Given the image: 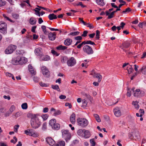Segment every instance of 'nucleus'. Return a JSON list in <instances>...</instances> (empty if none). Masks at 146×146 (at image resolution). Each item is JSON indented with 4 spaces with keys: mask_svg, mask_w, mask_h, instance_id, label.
<instances>
[{
    "mask_svg": "<svg viewBox=\"0 0 146 146\" xmlns=\"http://www.w3.org/2000/svg\"><path fill=\"white\" fill-rule=\"evenodd\" d=\"M31 118V124L32 127L35 129L39 127L41 124L39 117L35 114L29 113L28 115Z\"/></svg>",
    "mask_w": 146,
    "mask_h": 146,
    "instance_id": "nucleus-1",
    "label": "nucleus"
},
{
    "mask_svg": "<svg viewBox=\"0 0 146 146\" xmlns=\"http://www.w3.org/2000/svg\"><path fill=\"white\" fill-rule=\"evenodd\" d=\"M77 122L78 125L82 127H84L88 124V120L84 118H79L77 119Z\"/></svg>",
    "mask_w": 146,
    "mask_h": 146,
    "instance_id": "nucleus-2",
    "label": "nucleus"
},
{
    "mask_svg": "<svg viewBox=\"0 0 146 146\" xmlns=\"http://www.w3.org/2000/svg\"><path fill=\"white\" fill-rule=\"evenodd\" d=\"M61 132L63 137L65 138L66 141L70 139L71 135L68 130L63 129L62 130Z\"/></svg>",
    "mask_w": 146,
    "mask_h": 146,
    "instance_id": "nucleus-3",
    "label": "nucleus"
},
{
    "mask_svg": "<svg viewBox=\"0 0 146 146\" xmlns=\"http://www.w3.org/2000/svg\"><path fill=\"white\" fill-rule=\"evenodd\" d=\"M17 46L15 45L11 44L9 45L5 50V54H11L16 49Z\"/></svg>",
    "mask_w": 146,
    "mask_h": 146,
    "instance_id": "nucleus-4",
    "label": "nucleus"
},
{
    "mask_svg": "<svg viewBox=\"0 0 146 146\" xmlns=\"http://www.w3.org/2000/svg\"><path fill=\"white\" fill-rule=\"evenodd\" d=\"M83 50L88 54H92L94 52L92 48L88 45H86L83 47Z\"/></svg>",
    "mask_w": 146,
    "mask_h": 146,
    "instance_id": "nucleus-5",
    "label": "nucleus"
},
{
    "mask_svg": "<svg viewBox=\"0 0 146 146\" xmlns=\"http://www.w3.org/2000/svg\"><path fill=\"white\" fill-rule=\"evenodd\" d=\"M7 25L5 22H0V32L3 34H5L7 33Z\"/></svg>",
    "mask_w": 146,
    "mask_h": 146,
    "instance_id": "nucleus-6",
    "label": "nucleus"
},
{
    "mask_svg": "<svg viewBox=\"0 0 146 146\" xmlns=\"http://www.w3.org/2000/svg\"><path fill=\"white\" fill-rule=\"evenodd\" d=\"M144 93L143 91H140L139 89H137L133 94V96L137 98H141L144 96Z\"/></svg>",
    "mask_w": 146,
    "mask_h": 146,
    "instance_id": "nucleus-7",
    "label": "nucleus"
},
{
    "mask_svg": "<svg viewBox=\"0 0 146 146\" xmlns=\"http://www.w3.org/2000/svg\"><path fill=\"white\" fill-rule=\"evenodd\" d=\"M25 133L27 135L33 136L34 137L37 136V134L35 133L33 130L32 129H28L25 131Z\"/></svg>",
    "mask_w": 146,
    "mask_h": 146,
    "instance_id": "nucleus-8",
    "label": "nucleus"
},
{
    "mask_svg": "<svg viewBox=\"0 0 146 146\" xmlns=\"http://www.w3.org/2000/svg\"><path fill=\"white\" fill-rule=\"evenodd\" d=\"M76 63V61L73 57H71L67 61V64L68 66H72Z\"/></svg>",
    "mask_w": 146,
    "mask_h": 146,
    "instance_id": "nucleus-9",
    "label": "nucleus"
},
{
    "mask_svg": "<svg viewBox=\"0 0 146 146\" xmlns=\"http://www.w3.org/2000/svg\"><path fill=\"white\" fill-rule=\"evenodd\" d=\"M21 59L20 56H18L13 58L11 63L12 64L14 65L20 64V60Z\"/></svg>",
    "mask_w": 146,
    "mask_h": 146,
    "instance_id": "nucleus-10",
    "label": "nucleus"
},
{
    "mask_svg": "<svg viewBox=\"0 0 146 146\" xmlns=\"http://www.w3.org/2000/svg\"><path fill=\"white\" fill-rule=\"evenodd\" d=\"M46 141L51 146H55V141L50 137H48L46 139Z\"/></svg>",
    "mask_w": 146,
    "mask_h": 146,
    "instance_id": "nucleus-11",
    "label": "nucleus"
},
{
    "mask_svg": "<svg viewBox=\"0 0 146 146\" xmlns=\"http://www.w3.org/2000/svg\"><path fill=\"white\" fill-rule=\"evenodd\" d=\"M113 112L116 116L119 117L121 116V111L119 108L117 107L115 108L113 110Z\"/></svg>",
    "mask_w": 146,
    "mask_h": 146,
    "instance_id": "nucleus-12",
    "label": "nucleus"
},
{
    "mask_svg": "<svg viewBox=\"0 0 146 146\" xmlns=\"http://www.w3.org/2000/svg\"><path fill=\"white\" fill-rule=\"evenodd\" d=\"M42 49L40 47H39L36 49L35 50V54L37 56H39L40 57L42 56Z\"/></svg>",
    "mask_w": 146,
    "mask_h": 146,
    "instance_id": "nucleus-13",
    "label": "nucleus"
},
{
    "mask_svg": "<svg viewBox=\"0 0 146 146\" xmlns=\"http://www.w3.org/2000/svg\"><path fill=\"white\" fill-rule=\"evenodd\" d=\"M41 70L43 75H47L49 74V71L45 66H43L41 68Z\"/></svg>",
    "mask_w": 146,
    "mask_h": 146,
    "instance_id": "nucleus-14",
    "label": "nucleus"
},
{
    "mask_svg": "<svg viewBox=\"0 0 146 146\" xmlns=\"http://www.w3.org/2000/svg\"><path fill=\"white\" fill-rule=\"evenodd\" d=\"M133 133V135H134L135 139H138L139 138L140 135L139 134V132L138 130H134Z\"/></svg>",
    "mask_w": 146,
    "mask_h": 146,
    "instance_id": "nucleus-15",
    "label": "nucleus"
},
{
    "mask_svg": "<svg viewBox=\"0 0 146 146\" xmlns=\"http://www.w3.org/2000/svg\"><path fill=\"white\" fill-rule=\"evenodd\" d=\"M21 114L22 113L21 112L18 111L13 113L11 117L15 119H16L17 118L20 116Z\"/></svg>",
    "mask_w": 146,
    "mask_h": 146,
    "instance_id": "nucleus-16",
    "label": "nucleus"
},
{
    "mask_svg": "<svg viewBox=\"0 0 146 146\" xmlns=\"http://www.w3.org/2000/svg\"><path fill=\"white\" fill-rule=\"evenodd\" d=\"M76 115L74 113H73L70 117V120L72 124H74L75 122V118Z\"/></svg>",
    "mask_w": 146,
    "mask_h": 146,
    "instance_id": "nucleus-17",
    "label": "nucleus"
},
{
    "mask_svg": "<svg viewBox=\"0 0 146 146\" xmlns=\"http://www.w3.org/2000/svg\"><path fill=\"white\" fill-rule=\"evenodd\" d=\"M72 42V39L70 38H67L64 40V44L66 46H69L71 44Z\"/></svg>",
    "mask_w": 146,
    "mask_h": 146,
    "instance_id": "nucleus-18",
    "label": "nucleus"
},
{
    "mask_svg": "<svg viewBox=\"0 0 146 146\" xmlns=\"http://www.w3.org/2000/svg\"><path fill=\"white\" fill-rule=\"evenodd\" d=\"M117 8V9H116L115 11H113L110 13V15H109L108 17V19H110L113 18L114 15V13L116 12H117V11H120V9L119 8Z\"/></svg>",
    "mask_w": 146,
    "mask_h": 146,
    "instance_id": "nucleus-19",
    "label": "nucleus"
},
{
    "mask_svg": "<svg viewBox=\"0 0 146 146\" xmlns=\"http://www.w3.org/2000/svg\"><path fill=\"white\" fill-rule=\"evenodd\" d=\"M65 143L64 141L63 140L58 141L57 142L55 146H64Z\"/></svg>",
    "mask_w": 146,
    "mask_h": 146,
    "instance_id": "nucleus-20",
    "label": "nucleus"
},
{
    "mask_svg": "<svg viewBox=\"0 0 146 146\" xmlns=\"http://www.w3.org/2000/svg\"><path fill=\"white\" fill-rule=\"evenodd\" d=\"M21 59L20 60V64L22 65L25 64L27 61V58L24 57H20Z\"/></svg>",
    "mask_w": 146,
    "mask_h": 146,
    "instance_id": "nucleus-21",
    "label": "nucleus"
},
{
    "mask_svg": "<svg viewBox=\"0 0 146 146\" xmlns=\"http://www.w3.org/2000/svg\"><path fill=\"white\" fill-rule=\"evenodd\" d=\"M49 125L52 129H55V121L54 119H52L50 120L49 123Z\"/></svg>",
    "mask_w": 146,
    "mask_h": 146,
    "instance_id": "nucleus-22",
    "label": "nucleus"
},
{
    "mask_svg": "<svg viewBox=\"0 0 146 146\" xmlns=\"http://www.w3.org/2000/svg\"><path fill=\"white\" fill-rule=\"evenodd\" d=\"M84 137L85 138H88L90 136V133L89 131L85 130L84 133Z\"/></svg>",
    "mask_w": 146,
    "mask_h": 146,
    "instance_id": "nucleus-23",
    "label": "nucleus"
},
{
    "mask_svg": "<svg viewBox=\"0 0 146 146\" xmlns=\"http://www.w3.org/2000/svg\"><path fill=\"white\" fill-rule=\"evenodd\" d=\"M141 72L143 74L146 75V66H143L141 69L139 70L138 73H139Z\"/></svg>",
    "mask_w": 146,
    "mask_h": 146,
    "instance_id": "nucleus-24",
    "label": "nucleus"
},
{
    "mask_svg": "<svg viewBox=\"0 0 146 146\" xmlns=\"http://www.w3.org/2000/svg\"><path fill=\"white\" fill-rule=\"evenodd\" d=\"M40 61H47L50 59V57L48 55L44 56H40Z\"/></svg>",
    "mask_w": 146,
    "mask_h": 146,
    "instance_id": "nucleus-25",
    "label": "nucleus"
},
{
    "mask_svg": "<svg viewBox=\"0 0 146 146\" xmlns=\"http://www.w3.org/2000/svg\"><path fill=\"white\" fill-rule=\"evenodd\" d=\"M52 33H50L48 35L49 39L51 40H54L55 39V35Z\"/></svg>",
    "mask_w": 146,
    "mask_h": 146,
    "instance_id": "nucleus-26",
    "label": "nucleus"
},
{
    "mask_svg": "<svg viewBox=\"0 0 146 146\" xmlns=\"http://www.w3.org/2000/svg\"><path fill=\"white\" fill-rule=\"evenodd\" d=\"M29 70L31 73L32 74H36L35 72L34 71L33 69V67L31 65H29L28 66Z\"/></svg>",
    "mask_w": 146,
    "mask_h": 146,
    "instance_id": "nucleus-27",
    "label": "nucleus"
},
{
    "mask_svg": "<svg viewBox=\"0 0 146 146\" xmlns=\"http://www.w3.org/2000/svg\"><path fill=\"white\" fill-rule=\"evenodd\" d=\"M93 78H98V82H100L101 81L102 78V76L98 73H97V74Z\"/></svg>",
    "mask_w": 146,
    "mask_h": 146,
    "instance_id": "nucleus-28",
    "label": "nucleus"
},
{
    "mask_svg": "<svg viewBox=\"0 0 146 146\" xmlns=\"http://www.w3.org/2000/svg\"><path fill=\"white\" fill-rule=\"evenodd\" d=\"M104 0H96V2L98 5L101 6H103L105 4Z\"/></svg>",
    "mask_w": 146,
    "mask_h": 146,
    "instance_id": "nucleus-29",
    "label": "nucleus"
},
{
    "mask_svg": "<svg viewBox=\"0 0 146 146\" xmlns=\"http://www.w3.org/2000/svg\"><path fill=\"white\" fill-rule=\"evenodd\" d=\"M83 95L88 99L91 102L93 100V98L89 94H88L85 93H84Z\"/></svg>",
    "mask_w": 146,
    "mask_h": 146,
    "instance_id": "nucleus-30",
    "label": "nucleus"
},
{
    "mask_svg": "<svg viewBox=\"0 0 146 146\" xmlns=\"http://www.w3.org/2000/svg\"><path fill=\"white\" fill-rule=\"evenodd\" d=\"M138 102L137 101L135 102L133 101L132 102V104L134 105L135 108L137 109H138L139 107V105L138 104Z\"/></svg>",
    "mask_w": 146,
    "mask_h": 146,
    "instance_id": "nucleus-31",
    "label": "nucleus"
},
{
    "mask_svg": "<svg viewBox=\"0 0 146 146\" xmlns=\"http://www.w3.org/2000/svg\"><path fill=\"white\" fill-rule=\"evenodd\" d=\"M56 31L57 32H55V38L56 37H58V35H60L62 33V31L60 30V29H55V31Z\"/></svg>",
    "mask_w": 146,
    "mask_h": 146,
    "instance_id": "nucleus-32",
    "label": "nucleus"
},
{
    "mask_svg": "<svg viewBox=\"0 0 146 146\" xmlns=\"http://www.w3.org/2000/svg\"><path fill=\"white\" fill-rule=\"evenodd\" d=\"M36 20L33 17H31L30 19V23L31 25H35L36 23Z\"/></svg>",
    "mask_w": 146,
    "mask_h": 146,
    "instance_id": "nucleus-33",
    "label": "nucleus"
},
{
    "mask_svg": "<svg viewBox=\"0 0 146 146\" xmlns=\"http://www.w3.org/2000/svg\"><path fill=\"white\" fill-rule=\"evenodd\" d=\"M80 32L79 31H74L72 32H71L70 33L68 34V36L72 35V36H75L77 35H78Z\"/></svg>",
    "mask_w": 146,
    "mask_h": 146,
    "instance_id": "nucleus-34",
    "label": "nucleus"
},
{
    "mask_svg": "<svg viewBox=\"0 0 146 146\" xmlns=\"http://www.w3.org/2000/svg\"><path fill=\"white\" fill-rule=\"evenodd\" d=\"M94 116L96 120L98 122H100L101 120L99 117V116L97 114H94Z\"/></svg>",
    "mask_w": 146,
    "mask_h": 146,
    "instance_id": "nucleus-35",
    "label": "nucleus"
},
{
    "mask_svg": "<svg viewBox=\"0 0 146 146\" xmlns=\"http://www.w3.org/2000/svg\"><path fill=\"white\" fill-rule=\"evenodd\" d=\"M130 45V44L129 43L126 42L122 43V47L125 48H127L129 47Z\"/></svg>",
    "mask_w": 146,
    "mask_h": 146,
    "instance_id": "nucleus-36",
    "label": "nucleus"
},
{
    "mask_svg": "<svg viewBox=\"0 0 146 146\" xmlns=\"http://www.w3.org/2000/svg\"><path fill=\"white\" fill-rule=\"evenodd\" d=\"M139 27L141 28H143V26H145L146 25V22H140L138 25Z\"/></svg>",
    "mask_w": 146,
    "mask_h": 146,
    "instance_id": "nucleus-37",
    "label": "nucleus"
},
{
    "mask_svg": "<svg viewBox=\"0 0 146 146\" xmlns=\"http://www.w3.org/2000/svg\"><path fill=\"white\" fill-rule=\"evenodd\" d=\"M85 44H90L92 45H96V44L94 42L91 40H87L86 41H84Z\"/></svg>",
    "mask_w": 146,
    "mask_h": 146,
    "instance_id": "nucleus-38",
    "label": "nucleus"
},
{
    "mask_svg": "<svg viewBox=\"0 0 146 146\" xmlns=\"http://www.w3.org/2000/svg\"><path fill=\"white\" fill-rule=\"evenodd\" d=\"M68 58L66 56H64L62 58L61 61L62 63H65L68 61Z\"/></svg>",
    "mask_w": 146,
    "mask_h": 146,
    "instance_id": "nucleus-39",
    "label": "nucleus"
},
{
    "mask_svg": "<svg viewBox=\"0 0 146 146\" xmlns=\"http://www.w3.org/2000/svg\"><path fill=\"white\" fill-rule=\"evenodd\" d=\"M6 0H0V6L5 5L6 4Z\"/></svg>",
    "mask_w": 146,
    "mask_h": 146,
    "instance_id": "nucleus-40",
    "label": "nucleus"
},
{
    "mask_svg": "<svg viewBox=\"0 0 146 146\" xmlns=\"http://www.w3.org/2000/svg\"><path fill=\"white\" fill-rule=\"evenodd\" d=\"M85 130V129H79L77 131V134L79 135H81L84 132Z\"/></svg>",
    "mask_w": 146,
    "mask_h": 146,
    "instance_id": "nucleus-41",
    "label": "nucleus"
},
{
    "mask_svg": "<svg viewBox=\"0 0 146 146\" xmlns=\"http://www.w3.org/2000/svg\"><path fill=\"white\" fill-rule=\"evenodd\" d=\"M100 32L99 30H97L96 31V38L97 40H99L100 38Z\"/></svg>",
    "mask_w": 146,
    "mask_h": 146,
    "instance_id": "nucleus-42",
    "label": "nucleus"
},
{
    "mask_svg": "<svg viewBox=\"0 0 146 146\" xmlns=\"http://www.w3.org/2000/svg\"><path fill=\"white\" fill-rule=\"evenodd\" d=\"M3 17H4V18L7 20H8L9 21L11 22L14 23V21L10 19L9 18L7 17L5 14H3Z\"/></svg>",
    "mask_w": 146,
    "mask_h": 146,
    "instance_id": "nucleus-43",
    "label": "nucleus"
},
{
    "mask_svg": "<svg viewBox=\"0 0 146 146\" xmlns=\"http://www.w3.org/2000/svg\"><path fill=\"white\" fill-rule=\"evenodd\" d=\"M15 106H12L9 109V111L11 114L15 110Z\"/></svg>",
    "mask_w": 146,
    "mask_h": 146,
    "instance_id": "nucleus-44",
    "label": "nucleus"
},
{
    "mask_svg": "<svg viewBox=\"0 0 146 146\" xmlns=\"http://www.w3.org/2000/svg\"><path fill=\"white\" fill-rule=\"evenodd\" d=\"M82 38V36H77L74 37V39L77 41H81Z\"/></svg>",
    "mask_w": 146,
    "mask_h": 146,
    "instance_id": "nucleus-45",
    "label": "nucleus"
},
{
    "mask_svg": "<svg viewBox=\"0 0 146 146\" xmlns=\"http://www.w3.org/2000/svg\"><path fill=\"white\" fill-rule=\"evenodd\" d=\"M127 70L128 72V73L129 74L132 73L134 71V70L132 68L131 66H130V67L129 69H127Z\"/></svg>",
    "mask_w": 146,
    "mask_h": 146,
    "instance_id": "nucleus-46",
    "label": "nucleus"
},
{
    "mask_svg": "<svg viewBox=\"0 0 146 146\" xmlns=\"http://www.w3.org/2000/svg\"><path fill=\"white\" fill-rule=\"evenodd\" d=\"M41 28L45 34H47L48 32L46 30V27L44 25H42L41 27Z\"/></svg>",
    "mask_w": 146,
    "mask_h": 146,
    "instance_id": "nucleus-47",
    "label": "nucleus"
},
{
    "mask_svg": "<svg viewBox=\"0 0 146 146\" xmlns=\"http://www.w3.org/2000/svg\"><path fill=\"white\" fill-rule=\"evenodd\" d=\"M90 143L91 144L92 146H95L96 143L94 141V138L90 139Z\"/></svg>",
    "mask_w": 146,
    "mask_h": 146,
    "instance_id": "nucleus-48",
    "label": "nucleus"
},
{
    "mask_svg": "<svg viewBox=\"0 0 146 146\" xmlns=\"http://www.w3.org/2000/svg\"><path fill=\"white\" fill-rule=\"evenodd\" d=\"M48 18L50 20L55 19V15L54 14H50L48 16Z\"/></svg>",
    "mask_w": 146,
    "mask_h": 146,
    "instance_id": "nucleus-49",
    "label": "nucleus"
},
{
    "mask_svg": "<svg viewBox=\"0 0 146 146\" xmlns=\"http://www.w3.org/2000/svg\"><path fill=\"white\" fill-rule=\"evenodd\" d=\"M41 117L44 120H46L47 119L48 115L47 114H43L42 115Z\"/></svg>",
    "mask_w": 146,
    "mask_h": 146,
    "instance_id": "nucleus-50",
    "label": "nucleus"
},
{
    "mask_svg": "<svg viewBox=\"0 0 146 146\" xmlns=\"http://www.w3.org/2000/svg\"><path fill=\"white\" fill-rule=\"evenodd\" d=\"M22 108L23 109H26L27 108V104L26 103H24L22 104Z\"/></svg>",
    "mask_w": 146,
    "mask_h": 146,
    "instance_id": "nucleus-51",
    "label": "nucleus"
},
{
    "mask_svg": "<svg viewBox=\"0 0 146 146\" xmlns=\"http://www.w3.org/2000/svg\"><path fill=\"white\" fill-rule=\"evenodd\" d=\"M113 10V8H112L110 9L108 11H106V14L107 16H109L110 14V12Z\"/></svg>",
    "mask_w": 146,
    "mask_h": 146,
    "instance_id": "nucleus-52",
    "label": "nucleus"
},
{
    "mask_svg": "<svg viewBox=\"0 0 146 146\" xmlns=\"http://www.w3.org/2000/svg\"><path fill=\"white\" fill-rule=\"evenodd\" d=\"M83 45H85L84 41L82 42L81 43L78 45L77 46V48L78 49H80L82 47Z\"/></svg>",
    "mask_w": 146,
    "mask_h": 146,
    "instance_id": "nucleus-53",
    "label": "nucleus"
},
{
    "mask_svg": "<svg viewBox=\"0 0 146 146\" xmlns=\"http://www.w3.org/2000/svg\"><path fill=\"white\" fill-rule=\"evenodd\" d=\"M131 11V9L129 7H128L125 9V10L123 11H122V13H125L127 12H130Z\"/></svg>",
    "mask_w": 146,
    "mask_h": 146,
    "instance_id": "nucleus-54",
    "label": "nucleus"
},
{
    "mask_svg": "<svg viewBox=\"0 0 146 146\" xmlns=\"http://www.w3.org/2000/svg\"><path fill=\"white\" fill-rule=\"evenodd\" d=\"M88 31H84L83 32V33L82 34L81 36L82 37H85L87 36Z\"/></svg>",
    "mask_w": 146,
    "mask_h": 146,
    "instance_id": "nucleus-55",
    "label": "nucleus"
},
{
    "mask_svg": "<svg viewBox=\"0 0 146 146\" xmlns=\"http://www.w3.org/2000/svg\"><path fill=\"white\" fill-rule=\"evenodd\" d=\"M47 123H44L42 125V129L44 131L46 129Z\"/></svg>",
    "mask_w": 146,
    "mask_h": 146,
    "instance_id": "nucleus-56",
    "label": "nucleus"
},
{
    "mask_svg": "<svg viewBox=\"0 0 146 146\" xmlns=\"http://www.w3.org/2000/svg\"><path fill=\"white\" fill-rule=\"evenodd\" d=\"M40 85L42 87H47L48 86V85L47 84H46L43 83L42 82L40 83Z\"/></svg>",
    "mask_w": 146,
    "mask_h": 146,
    "instance_id": "nucleus-57",
    "label": "nucleus"
},
{
    "mask_svg": "<svg viewBox=\"0 0 146 146\" xmlns=\"http://www.w3.org/2000/svg\"><path fill=\"white\" fill-rule=\"evenodd\" d=\"M12 16L13 18L16 19H18L19 18V15L17 14L14 13L13 14Z\"/></svg>",
    "mask_w": 146,
    "mask_h": 146,
    "instance_id": "nucleus-58",
    "label": "nucleus"
},
{
    "mask_svg": "<svg viewBox=\"0 0 146 146\" xmlns=\"http://www.w3.org/2000/svg\"><path fill=\"white\" fill-rule=\"evenodd\" d=\"M97 74V73H96L95 72L94 70H93L90 72V75L93 76V77L95 76V75Z\"/></svg>",
    "mask_w": 146,
    "mask_h": 146,
    "instance_id": "nucleus-59",
    "label": "nucleus"
},
{
    "mask_svg": "<svg viewBox=\"0 0 146 146\" xmlns=\"http://www.w3.org/2000/svg\"><path fill=\"white\" fill-rule=\"evenodd\" d=\"M11 114L9 111H7L4 114V116L6 117H9Z\"/></svg>",
    "mask_w": 146,
    "mask_h": 146,
    "instance_id": "nucleus-60",
    "label": "nucleus"
},
{
    "mask_svg": "<svg viewBox=\"0 0 146 146\" xmlns=\"http://www.w3.org/2000/svg\"><path fill=\"white\" fill-rule=\"evenodd\" d=\"M60 125L58 123L55 124V130H58L60 128Z\"/></svg>",
    "mask_w": 146,
    "mask_h": 146,
    "instance_id": "nucleus-61",
    "label": "nucleus"
},
{
    "mask_svg": "<svg viewBox=\"0 0 146 146\" xmlns=\"http://www.w3.org/2000/svg\"><path fill=\"white\" fill-rule=\"evenodd\" d=\"M61 113V111L60 110L55 111V116L60 115Z\"/></svg>",
    "mask_w": 146,
    "mask_h": 146,
    "instance_id": "nucleus-62",
    "label": "nucleus"
},
{
    "mask_svg": "<svg viewBox=\"0 0 146 146\" xmlns=\"http://www.w3.org/2000/svg\"><path fill=\"white\" fill-rule=\"evenodd\" d=\"M79 5L81 6L83 8L86 7L85 5H84L82 4V3L81 2H79L78 3L76 4L77 6H78Z\"/></svg>",
    "mask_w": 146,
    "mask_h": 146,
    "instance_id": "nucleus-63",
    "label": "nucleus"
},
{
    "mask_svg": "<svg viewBox=\"0 0 146 146\" xmlns=\"http://www.w3.org/2000/svg\"><path fill=\"white\" fill-rule=\"evenodd\" d=\"M129 138L131 139H135V137L133 135V133L132 134L130 133L129 135Z\"/></svg>",
    "mask_w": 146,
    "mask_h": 146,
    "instance_id": "nucleus-64",
    "label": "nucleus"
}]
</instances>
